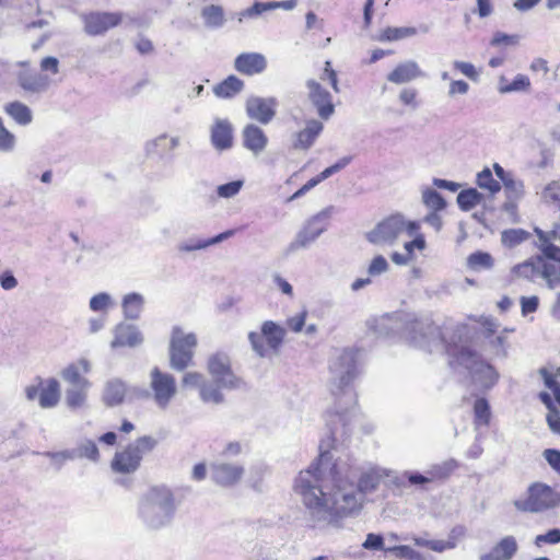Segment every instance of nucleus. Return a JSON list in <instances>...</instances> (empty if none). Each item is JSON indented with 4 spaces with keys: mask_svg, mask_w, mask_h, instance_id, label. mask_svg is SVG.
<instances>
[{
    "mask_svg": "<svg viewBox=\"0 0 560 560\" xmlns=\"http://www.w3.org/2000/svg\"><path fill=\"white\" fill-rule=\"evenodd\" d=\"M388 476L378 466L359 469L346 464H330L328 454H320L307 469L300 471L294 491L301 498L314 526H340L342 520L358 515L366 495L376 491Z\"/></svg>",
    "mask_w": 560,
    "mask_h": 560,
    "instance_id": "obj_1",
    "label": "nucleus"
},
{
    "mask_svg": "<svg viewBox=\"0 0 560 560\" xmlns=\"http://www.w3.org/2000/svg\"><path fill=\"white\" fill-rule=\"evenodd\" d=\"M381 326L384 329L398 332L400 338L410 345L429 352L444 349L450 357V364L468 370L472 382L481 389H490L499 380V374L492 365L485 362L465 343L447 341L440 327L428 317L417 318L411 315L386 317L382 319Z\"/></svg>",
    "mask_w": 560,
    "mask_h": 560,
    "instance_id": "obj_2",
    "label": "nucleus"
},
{
    "mask_svg": "<svg viewBox=\"0 0 560 560\" xmlns=\"http://www.w3.org/2000/svg\"><path fill=\"white\" fill-rule=\"evenodd\" d=\"M177 509L173 490L165 485H154L139 495L136 515L145 530L160 532L172 526Z\"/></svg>",
    "mask_w": 560,
    "mask_h": 560,
    "instance_id": "obj_3",
    "label": "nucleus"
},
{
    "mask_svg": "<svg viewBox=\"0 0 560 560\" xmlns=\"http://www.w3.org/2000/svg\"><path fill=\"white\" fill-rule=\"evenodd\" d=\"M329 390L337 401L336 413L343 412L357 404L353 381L359 375L357 351L345 348L339 350L329 362Z\"/></svg>",
    "mask_w": 560,
    "mask_h": 560,
    "instance_id": "obj_4",
    "label": "nucleus"
},
{
    "mask_svg": "<svg viewBox=\"0 0 560 560\" xmlns=\"http://www.w3.org/2000/svg\"><path fill=\"white\" fill-rule=\"evenodd\" d=\"M156 446V440L144 435L127 445L124 450L116 452L110 467L115 472H135L141 464L143 456Z\"/></svg>",
    "mask_w": 560,
    "mask_h": 560,
    "instance_id": "obj_5",
    "label": "nucleus"
},
{
    "mask_svg": "<svg viewBox=\"0 0 560 560\" xmlns=\"http://www.w3.org/2000/svg\"><path fill=\"white\" fill-rule=\"evenodd\" d=\"M197 336L174 326L170 339V365L175 371H184L192 364Z\"/></svg>",
    "mask_w": 560,
    "mask_h": 560,
    "instance_id": "obj_6",
    "label": "nucleus"
},
{
    "mask_svg": "<svg viewBox=\"0 0 560 560\" xmlns=\"http://www.w3.org/2000/svg\"><path fill=\"white\" fill-rule=\"evenodd\" d=\"M415 229L416 221L397 213L377 223L373 230L366 233V240L377 246L393 245L406 232H412Z\"/></svg>",
    "mask_w": 560,
    "mask_h": 560,
    "instance_id": "obj_7",
    "label": "nucleus"
},
{
    "mask_svg": "<svg viewBox=\"0 0 560 560\" xmlns=\"http://www.w3.org/2000/svg\"><path fill=\"white\" fill-rule=\"evenodd\" d=\"M285 329L272 320L261 325L260 332L250 331L248 340L254 352L260 358H268L277 353L283 342Z\"/></svg>",
    "mask_w": 560,
    "mask_h": 560,
    "instance_id": "obj_8",
    "label": "nucleus"
},
{
    "mask_svg": "<svg viewBox=\"0 0 560 560\" xmlns=\"http://www.w3.org/2000/svg\"><path fill=\"white\" fill-rule=\"evenodd\" d=\"M560 503V494L551 487L536 482L529 486L525 497L515 500L514 505L518 511L538 513L557 506Z\"/></svg>",
    "mask_w": 560,
    "mask_h": 560,
    "instance_id": "obj_9",
    "label": "nucleus"
},
{
    "mask_svg": "<svg viewBox=\"0 0 560 560\" xmlns=\"http://www.w3.org/2000/svg\"><path fill=\"white\" fill-rule=\"evenodd\" d=\"M207 371L212 377L210 384L218 386L221 392L222 389H236L241 385V378L233 373L231 360L224 352H215L209 355Z\"/></svg>",
    "mask_w": 560,
    "mask_h": 560,
    "instance_id": "obj_10",
    "label": "nucleus"
},
{
    "mask_svg": "<svg viewBox=\"0 0 560 560\" xmlns=\"http://www.w3.org/2000/svg\"><path fill=\"white\" fill-rule=\"evenodd\" d=\"M331 212L332 208H326L312 217L290 243L289 250L306 248L314 243L327 230Z\"/></svg>",
    "mask_w": 560,
    "mask_h": 560,
    "instance_id": "obj_11",
    "label": "nucleus"
},
{
    "mask_svg": "<svg viewBox=\"0 0 560 560\" xmlns=\"http://www.w3.org/2000/svg\"><path fill=\"white\" fill-rule=\"evenodd\" d=\"M150 388L158 407L165 409L177 393L173 375L162 372L158 366L150 372Z\"/></svg>",
    "mask_w": 560,
    "mask_h": 560,
    "instance_id": "obj_12",
    "label": "nucleus"
},
{
    "mask_svg": "<svg viewBox=\"0 0 560 560\" xmlns=\"http://www.w3.org/2000/svg\"><path fill=\"white\" fill-rule=\"evenodd\" d=\"M182 384L185 387L199 388V396L203 402L220 405L224 401V395L218 386L207 382L203 374L199 372L185 373Z\"/></svg>",
    "mask_w": 560,
    "mask_h": 560,
    "instance_id": "obj_13",
    "label": "nucleus"
},
{
    "mask_svg": "<svg viewBox=\"0 0 560 560\" xmlns=\"http://www.w3.org/2000/svg\"><path fill=\"white\" fill-rule=\"evenodd\" d=\"M278 101L275 97L250 96L246 101L247 116L262 125H268L276 116Z\"/></svg>",
    "mask_w": 560,
    "mask_h": 560,
    "instance_id": "obj_14",
    "label": "nucleus"
},
{
    "mask_svg": "<svg viewBox=\"0 0 560 560\" xmlns=\"http://www.w3.org/2000/svg\"><path fill=\"white\" fill-rule=\"evenodd\" d=\"M122 15L118 12H91L82 15L84 31L86 34L96 36L117 26Z\"/></svg>",
    "mask_w": 560,
    "mask_h": 560,
    "instance_id": "obj_15",
    "label": "nucleus"
},
{
    "mask_svg": "<svg viewBox=\"0 0 560 560\" xmlns=\"http://www.w3.org/2000/svg\"><path fill=\"white\" fill-rule=\"evenodd\" d=\"M306 88L308 90V98L317 109L318 116L323 119H328L335 112L331 94L313 79L307 80Z\"/></svg>",
    "mask_w": 560,
    "mask_h": 560,
    "instance_id": "obj_16",
    "label": "nucleus"
},
{
    "mask_svg": "<svg viewBox=\"0 0 560 560\" xmlns=\"http://www.w3.org/2000/svg\"><path fill=\"white\" fill-rule=\"evenodd\" d=\"M244 466L237 463L217 462L211 465L212 480L223 487L237 483L244 475Z\"/></svg>",
    "mask_w": 560,
    "mask_h": 560,
    "instance_id": "obj_17",
    "label": "nucleus"
},
{
    "mask_svg": "<svg viewBox=\"0 0 560 560\" xmlns=\"http://www.w3.org/2000/svg\"><path fill=\"white\" fill-rule=\"evenodd\" d=\"M114 338L110 342L112 349L129 347L135 348L143 342V335L137 326L119 323L113 329Z\"/></svg>",
    "mask_w": 560,
    "mask_h": 560,
    "instance_id": "obj_18",
    "label": "nucleus"
},
{
    "mask_svg": "<svg viewBox=\"0 0 560 560\" xmlns=\"http://www.w3.org/2000/svg\"><path fill=\"white\" fill-rule=\"evenodd\" d=\"M91 370V362L85 358H80L62 369L60 375L62 380L71 386L91 387L92 383L83 376V374L90 373Z\"/></svg>",
    "mask_w": 560,
    "mask_h": 560,
    "instance_id": "obj_19",
    "label": "nucleus"
},
{
    "mask_svg": "<svg viewBox=\"0 0 560 560\" xmlns=\"http://www.w3.org/2000/svg\"><path fill=\"white\" fill-rule=\"evenodd\" d=\"M211 144L218 151L229 150L233 145V127L225 118H215L210 128Z\"/></svg>",
    "mask_w": 560,
    "mask_h": 560,
    "instance_id": "obj_20",
    "label": "nucleus"
},
{
    "mask_svg": "<svg viewBox=\"0 0 560 560\" xmlns=\"http://www.w3.org/2000/svg\"><path fill=\"white\" fill-rule=\"evenodd\" d=\"M234 68L246 75L259 74L266 70L267 59L260 52H243L235 58Z\"/></svg>",
    "mask_w": 560,
    "mask_h": 560,
    "instance_id": "obj_21",
    "label": "nucleus"
},
{
    "mask_svg": "<svg viewBox=\"0 0 560 560\" xmlns=\"http://www.w3.org/2000/svg\"><path fill=\"white\" fill-rule=\"evenodd\" d=\"M242 142L246 150L257 156L267 148L268 137L260 127L248 124L242 131Z\"/></svg>",
    "mask_w": 560,
    "mask_h": 560,
    "instance_id": "obj_22",
    "label": "nucleus"
},
{
    "mask_svg": "<svg viewBox=\"0 0 560 560\" xmlns=\"http://www.w3.org/2000/svg\"><path fill=\"white\" fill-rule=\"evenodd\" d=\"M127 394V384L121 378L113 377L104 383L102 401L107 407H116L124 402Z\"/></svg>",
    "mask_w": 560,
    "mask_h": 560,
    "instance_id": "obj_23",
    "label": "nucleus"
},
{
    "mask_svg": "<svg viewBox=\"0 0 560 560\" xmlns=\"http://www.w3.org/2000/svg\"><path fill=\"white\" fill-rule=\"evenodd\" d=\"M424 75V72L416 61L407 60L397 65L394 70L387 74V80L395 84H404L418 78H423Z\"/></svg>",
    "mask_w": 560,
    "mask_h": 560,
    "instance_id": "obj_24",
    "label": "nucleus"
},
{
    "mask_svg": "<svg viewBox=\"0 0 560 560\" xmlns=\"http://www.w3.org/2000/svg\"><path fill=\"white\" fill-rule=\"evenodd\" d=\"M234 230L224 231L213 237L201 238L198 236L189 237L183 242H180L177 246L178 250L182 253H190L195 250H202L212 245H217L234 235Z\"/></svg>",
    "mask_w": 560,
    "mask_h": 560,
    "instance_id": "obj_25",
    "label": "nucleus"
},
{
    "mask_svg": "<svg viewBox=\"0 0 560 560\" xmlns=\"http://www.w3.org/2000/svg\"><path fill=\"white\" fill-rule=\"evenodd\" d=\"M19 85L28 93L40 94L46 92L51 81L47 74L22 71L18 74Z\"/></svg>",
    "mask_w": 560,
    "mask_h": 560,
    "instance_id": "obj_26",
    "label": "nucleus"
},
{
    "mask_svg": "<svg viewBox=\"0 0 560 560\" xmlns=\"http://www.w3.org/2000/svg\"><path fill=\"white\" fill-rule=\"evenodd\" d=\"M351 162L350 156H345L340 159L338 162H336L334 165L325 168L320 174L317 176L311 178L306 184H304L300 189H298L289 199L288 201L295 200L302 196H304L307 191L313 189L315 186H317L323 180L327 179L335 173L341 171L345 168L349 163Z\"/></svg>",
    "mask_w": 560,
    "mask_h": 560,
    "instance_id": "obj_27",
    "label": "nucleus"
},
{
    "mask_svg": "<svg viewBox=\"0 0 560 560\" xmlns=\"http://www.w3.org/2000/svg\"><path fill=\"white\" fill-rule=\"evenodd\" d=\"M324 129L323 122L316 119L306 121L305 128L294 136L293 147L299 150L310 149Z\"/></svg>",
    "mask_w": 560,
    "mask_h": 560,
    "instance_id": "obj_28",
    "label": "nucleus"
},
{
    "mask_svg": "<svg viewBox=\"0 0 560 560\" xmlns=\"http://www.w3.org/2000/svg\"><path fill=\"white\" fill-rule=\"evenodd\" d=\"M179 145V138L172 137L167 133H161L158 137L149 140L144 150L149 156H164L168 152L175 150Z\"/></svg>",
    "mask_w": 560,
    "mask_h": 560,
    "instance_id": "obj_29",
    "label": "nucleus"
},
{
    "mask_svg": "<svg viewBox=\"0 0 560 560\" xmlns=\"http://www.w3.org/2000/svg\"><path fill=\"white\" fill-rule=\"evenodd\" d=\"M518 545L513 536L503 537L490 552L482 555L480 560H511L517 552Z\"/></svg>",
    "mask_w": 560,
    "mask_h": 560,
    "instance_id": "obj_30",
    "label": "nucleus"
},
{
    "mask_svg": "<svg viewBox=\"0 0 560 560\" xmlns=\"http://www.w3.org/2000/svg\"><path fill=\"white\" fill-rule=\"evenodd\" d=\"M205 27L209 30L222 28L226 23L225 10L221 4H206L200 10Z\"/></svg>",
    "mask_w": 560,
    "mask_h": 560,
    "instance_id": "obj_31",
    "label": "nucleus"
},
{
    "mask_svg": "<svg viewBox=\"0 0 560 560\" xmlns=\"http://www.w3.org/2000/svg\"><path fill=\"white\" fill-rule=\"evenodd\" d=\"M60 400V384L51 377L46 381L43 380L42 390L39 394V407L43 409H50L58 405Z\"/></svg>",
    "mask_w": 560,
    "mask_h": 560,
    "instance_id": "obj_32",
    "label": "nucleus"
},
{
    "mask_svg": "<svg viewBox=\"0 0 560 560\" xmlns=\"http://www.w3.org/2000/svg\"><path fill=\"white\" fill-rule=\"evenodd\" d=\"M144 296L137 292L126 294L121 300L122 314L126 319L137 320L144 307Z\"/></svg>",
    "mask_w": 560,
    "mask_h": 560,
    "instance_id": "obj_33",
    "label": "nucleus"
},
{
    "mask_svg": "<svg viewBox=\"0 0 560 560\" xmlns=\"http://www.w3.org/2000/svg\"><path fill=\"white\" fill-rule=\"evenodd\" d=\"M534 232L536 233L539 241L538 248L542 254L541 257L546 261H552L560 265V247L551 242L550 234L546 233L539 228H535Z\"/></svg>",
    "mask_w": 560,
    "mask_h": 560,
    "instance_id": "obj_34",
    "label": "nucleus"
},
{
    "mask_svg": "<svg viewBox=\"0 0 560 560\" xmlns=\"http://www.w3.org/2000/svg\"><path fill=\"white\" fill-rule=\"evenodd\" d=\"M541 256L529 258L512 268V275L516 278L534 281L540 277Z\"/></svg>",
    "mask_w": 560,
    "mask_h": 560,
    "instance_id": "obj_35",
    "label": "nucleus"
},
{
    "mask_svg": "<svg viewBox=\"0 0 560 560\" xmlns=\"http://www.w3.org/2000/svg\"><path fill=\"white\" fill-rule=\"evenodd\" d=\"M91 387L70 386L66 389L65 402L70 410L83 409L88 405V394Z\"/></svg>",
    "mask_w": 560,
    "mask_h": 560,
    "instance_id": "obj_36",
    "label": "nucleus"
},
{
    "mask_svg": "<svg viewBox=\"0 0 560 560\" xmlns=\"http://www.w3.org/2000/svg\"><path fill=\"white\" fill-rule=\"evenodd\" d=\"M244 88V82L235 75H229L225 80L214 85L213 93L219 98H232Z\"/></svg>",
    "mask_w": 560,
    "mask_h": 560,
    "instance_id": "obj_37",
    "label": "nucleus"
},
{
    "mask_svg": "<svg viewBox=\"0 0 560 560\" xmlns=\"http://www.w3.org/2000/svg\"><path fill=\"white\" fill-rule=\"evenodd\" d=\"M420 230V222L416 221V229L412 232H406L404 234L411 238V241L405 242L404 244L405 254L409 256L411 260L415 258V249L423 250L427 247L424 235Z\"/></svg>",
    "mask_w": 560,
    "mask_h": 560,
    "instance_id": "obj_38",
    "label": "nucleus"
},
{
    "mask_svg": "<svg viewBox=\"0 0 560 560\" xmlns=\"http://www.w3.org/2000/svg\"><path fill=\"white\" fill-rule=\"evenodd\" d=\"M540 278L546 281L548 289L555 290L560 285V265L552 261H546L541 257Z\"/></svg>",
    "mask_w": 560,
    "mask_h": 560,
    "instance_id": "obj_39",
    "label": "nucleus"
},
{
    "mask_svg": "<svg viewBox=\"0 0 560 560\" xmlns=\"http://www.w3.org/2000/svg\"><path fill=\"white\" fill-rule=\"evenodd\" d=\"M5 113L11 116L19 125L26 126L33 119L32 110L21 102H12L5 105Z\"/></svg>",
    "mask_w": 560,
    "mask_h": 560,
    "instance_id": "obj_40",
    "label": "nucleus"
},
{
    "mask_svg": "<svg viewBox=\"0 0 560 560\" xmlns=\"http://www.w3.org/2000/svg\"><path fill=\"white\" fill-rule=\"evenodd\" d=\"M529 237L530 233L524 229H508L501 232V243L508 248H514Z\"/></svg>",
    "mask_w": 560,
    "mask_h": 560,
    "instance_id": "obj_41",
    "label": "nucleus"
},
{
    "mask_svg": "<svg viewBox=\"0 0 560 560\" xmlns=\"http://www.w3.org/2000/svg\"><path fill=\"white\" fill-rule=\"evenodd\" d=\"M491 419L490 405L486 398H477L474 404V422L476 427H488Z\"/></svg>",
    "mask_w": 560,
    "mask_h": 560,
    "instance_id": "obj_42",
    "label": "nucleus"
},
{
    "mask_svg": "<svg viewBox=\"0 0 560 560\" xmlns=\"http://www.w3.org/2000/svg\"><path fill=\"white\" fill-rule=\"evenodd\" d=\"M483 199V196L475 188L462 190L457 195L458 207L464 211H469L479 205Z\"/></svg>",
    "mask_w": 560,
    "mask_h": 560,
    "instance_id": "obj_43",
    "label": "nucleus"
},
{
    "mask_svg": "<svg viewBox=\"0 0 560 560\" xmlns=\"http://www.w3.org/2000/svg\"><path fill=\"white\" fill-rule=\"evenodd\" d=\"M271 11L270 2H258L255 1L250 7L240 11L236 14L238 23H244L247 20H254L259 18L265 12Z\"/></svg>",
    "mask_w": 560,
    "mask_h": 560,
    "instance_id": "obj_44",
    "label": "nucleus"
},
{
    "mask_svg": "<svg viewBox=\"0 0 560 560\" xmlns=\"http://www.w3.org/2000/svg\"><path fill=\"white\" fill-rule=\"evenodd\" d=\"M467 265L475 271L488 270L493 266V258L488 253L476 252L468 256Z\"/></svg>",
    "mask_w": 560,
    "mask_h": 560,
    "instance_id": "obj_45",
    "label": "nucleus"
},
{
    "mask_svg": "<svg viewBox=\"0 0 560 560\" xmlns=\"http://www.w3.org/2000/svg\"><path fill=\"white\" fill-rule=\"evenodd\" d=\"M477 185L479 188L488 190L491 195H495L501 190V183L493 178L492 172L488 167L477 174Z\"/></svg>",
    "mask_w": 560,
    "mask_h": 560,
    "instance_id": "obj_46",
    "label": "nucleus"
},
{
    "mask_svg": "<svg viewBox=\"0 0 560 560\" xmlns=\"http://www.w3.org/2000/svg\"><path fill=\"white\" fill-rule=\"evenodd\" d=\"M418 34V28L412 26H402V27H387L383 31L381 39L394 42L404 39L407 37H412Z\"/></svg>",
    "mask_w": 560,
    "mask_h": 560,
    "instance_id": "obj_47",
    "label": "nucleus"
},
{
    "mask_svg": "<svg viewBox=\"0 0 560 560\" xmlns=\"http://www.w3.org/2000/svg\"><path fill=\"white\" fill-rule=\"evenodd\" d=\"M422 202L432 211H441L446 207L444 198L432 188L422 189Z\"/></svg>",
    "mask_w": 560,
    "mask_h": 560,
    "instance_id": "obj_48",
    "label": "nucleus"
},
{
    "mask_svg": "<svg viewBox=\"0 0 560 560\" xmlns=\"http://www.w3.org/2000/svg\"><path fill=\"white\" fill-rule=\"evenodd\" d=\"M114 306V300L109 293L100 292L90 299L89 307L95 313H106Z\"/></svg>",
    "mask_w": 560,
    "mask_h": 560,
    "instance_id": "obj_49",
    "label": "nucleus"
},
{
    "mask_svg": "<svg viewBox=\"0 0 560 560\" xmlns=\"http://www.w3.org/2000/svg\"><path fill=\"white\" fill-rule=\"evenodd\" d=\"M77 458L85 457L92 462L100 459V452L94 441L85 440L75 450Z\"/></svg>",
    "mask_w": 560,
    "mask_h": 560,
    "instance_id": "obj_50",
    "label": "nucleus"
},
{
    "mask_svg": "<svg viewBox=\"0 0 560 560\" xmlns=\"http://www.w3.org/2000/svg\"><path fill=\"white\" fill-rule=\"evenodd\" d=\"M42 455L49 458L57 470L61 469L67 460L77 458L75 452L71 450H65L60 452H44Z\"/></svg>",
    "mask_w": 560,
    "mask_h": 560,
    "instance_id": "obj_51",
    "label": "nucleus"
},
{
    "mask_svg": "<svg viewBox=\"0 0 560 560\" xmlns=\"http://www.w3.org/2000/svg\"><path fill=\"white\" fill-rule=\"evenodd\" d=\"M384 551L392 553L395 557L401 558V559L424 560L423 556L420 552L416 551L415 549H412L409 546L401 545V546L387 547L386 549H384Z\"/></svg>",
    "mask_w": 560,
    "mask_h": 560,
    "instance_id": "obj_52",
    "label": "nucleus"
},
{
    "mask_svg": "<svg viewBox=\"0 0 560 560\" xmlns=\"http://www.w3.org/2000/svg\"><path fill=\"white\" fill-rule=\"evenodd\" d=\"M530 89V80L527 75L518 73L509 85L501 89V94L513 92H527Z\"/></svg>",
    "mask_w": 560,
    "mask_h": 560,
    "instance_id": "obj_53",
    "label": "nucleus"
},
{
    "mask_svg": "<svg viewBox=\"0 0 560 560\" xmlns=\"http://www.w3.org/2000/svg\"><path fill=\"white\" fill-rule=\"evenodd\" d=\"M508 199H520L524 195V184L512 174L503 183Z\"/></svg>",
    "mask_w": 560,
    "mask_h": 560,
    "instance_id": "obj_54",
    "label": "nucleus"
},
{
    "mask_svg": "<svg viewBox=\"0 0 560 560\" xmlns=\"http://www.w3.org/2000/svg\"><path fill=\"white\" fill-rule=\"evenodd\" d=\"M244 186V180L237 179L217 187V194L220 198H233L235 197Z\"/></svg>",
    "mask_w": 560,
    "mask_h": 560,
    "instance_id": "obj_55",
    "label": "nucleus"
},
{
    "mask_svg": "<svg viewBox=\"0 0 560 560\" xmlns=\"http://www.w3.org/2000/svg\"><path fill=\"white\" fill-rule=\"evenodd\" d=\"M388 269L389 264L387 259L382 255H377L371 260L368 267V273L370 277H377L387 272Z\"/></svg>",
    "mask_w": 560,
    "mask_h": 560,
    "instance_id": "obj_56",
    "label": "nucleus"
},
{
    "mask_svg": "<svg viewBox=\"0 0 560 560\" xmlns=\"http://www.w3.org/2000/svg\"><path fill=\"white\" fill-rule=\"evenodd\" d=\"M456 467V462L451 459V460H447V462H444L443 464H440V465H435L431 468V470L429 471L430 476V481L432 479H435V478H445L447 477Z\"/></svg>",
    "mask_w": 560,
    "mask_h": 560,
    "instance_id": "obj_57",
    "label": "nucleus"
},
{
    "mask_svg": "<svg viewBox=\"0 0 560 560\" xmlns=\"http://www.w3.org/2000/svg\"><path fill=\"white\" fill-rule=\"evenodd\" d=\"M544 544L556 545L560 544V529L553 528L548 530L546 534L536 536L535 545L540 547Z\"/></svg>",
    "mask_w": 560,
    "mask_h": 560,
    "instance_id": "obj_58",
    "label": "nucleus"
},
{
    "mask_svg": "<svg viewBox=\"0 0 560 560\" xmlns=\"http://www.w3.org/2000/svg\"><path fill=\"white\" fill-rule=\"evenodd\" d=\"M520 42L518 35H509L502 32L494 33L490 44L492 46H500V45H509V46H515Z\"/></svg>",
    "mask_w": 560,
    "mask_h": 560,
    "instance_id": "obj_59",
    "label": "nucleus"
},
{
    "mask_svg": "<svg viewBox=\"0 0 560 560\" xmlns=\"http://www.w3.org/2000/svg\"><path fill=\"white\" fill-rule=\"evenodd\" d=\"M520 303L522 315L527 316L528 314L535 313L538 310L539 299L536 295L522 296L520 299Z\"/></svg>",
    "mask_w": 560,
    "mask_h": 560,
    "instance_id": "obj_60",
    "label": "nucleus"
},
{
    "mask_svg": "<svg viewBox=\"0 0 560 560\" xmlns=\"http://www.w3.org/2000/svg\"><path fill=\"white\" fill-rule=\"evenodd\" d=\"M453 67L470 80L476 81L479 77L475 66L470 62L456 60L453 62Z\"/></svg>",
    "mask_w": 560,
    "mask_h": 560,
    "instance_id": "obj_61",
    "label": "nucleus"
},
{
    "mask_svg": "<svg viewBox=\"0 0 560 560\" xmlns=\"http://www.w3.org/2000/svg\"><path fill=\"white\" fill-rule=\"evenodd\" d=\"M542 198L546 202L560 203V184L557 182L548 184L542 191Z\"/></svg>",
    "mask_w": 560,
    "mask_h": 560,
    "instance_id": "obj_62",
    "label": "nucleus"
},
{
    "mask_svg": "<svg viewBox=\"0 0 560 560\" xmlns=\"http://www.w3.org/2000/svg\"><path fill=\"white\" fill-rule=\"evenodd\" d=\"M306 317H307V312L305 310L292 317H289L287 319L288 328L290 330H292L293 332L302 331V329L305 325Z\"/></svg>",
    "mask_w": 560,
    "mask_h": 560,
    "instance_id": "obj_63",
    "label": "nucleus"
},
{
    "mask_svg": "<svg viewBox=\"0 0 560 560\" xmlns=\"http://www.w3.org/2000/svg\"><path fill=\"white\" fill-rule=\"evenodd\" d=\"M540 374L544 377L545 385L552 390L557 402L560 405V383H558L546 369L540 370Z\"/></svg>",
    "mask_w": 560,
    "mask_h": 560,
    "instance_id": "obj_64",
    "label": "nucleus"
}]
</instances>
